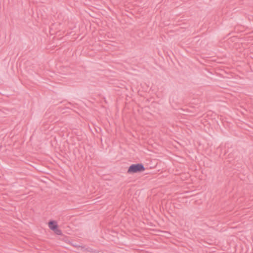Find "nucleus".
<instances>
[{
  "label": "nucleus",
  "mask_w": 253,
  "mask_h": 253,
  "mask_svg": "<svg viewBox=\"0 0 253 253\" xmlns=\"http://www.w3.org/2000/svg\"><path fill=\"white\" fill-rule=\"evenodd\" d=\"M145 170L144 165L142 163H137L131 165L127 171L128 174H133L141 172Z\"/></svg>",
  "instance_id": "f257e3e1"
},
{
  "label": "nucleus",
  "mask_w": 253,
  "mask_h": 253,
  "mask_svg": "<svg viewBox=\"0 0 253 253\" xmlns=\"http://www.w3.org/2000/svg\"><path fill=\"white\" fill-rule=\"evenodd\" d=\"M49 229L53 231L56 235H62V231L58 228L57 222L55 220H51L48 222Z\"/></svg>",
  "instance_id": "f03ea898"
}]
</instances>
